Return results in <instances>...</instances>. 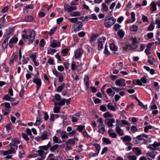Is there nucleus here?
I'll use <instances>...</instances> for the list:
<instances>
[{"label":"nucleus","instance_id":"nucleus-1","mask_svg":"<svg viewBox=\"0 0 160 160\" xmlns=\"http://www.w3.org/2000/svg\"><path fill=\"white\" fill-rule=\"evenodd\" d=\"M9 146L10 147V149L6 151H3V155L16 153V150L18 148V145H14L9 144Z\"/></svg>","mask_w":160,"mask_h":160},{"label":"nucleus","instance_id":"nucleus-2","mask_svg":"<svg viewBox=\"0 0 160 160\" xmlns=\"http://www.w3.org/2000/svg\"><path fill=\"white\" fill-rule=\"evenodd\" d=\"M148 135L144 134H141L133 138V142L137 144L140 143L141 141L144 140V138H148Z\"/></svg>","mask_w":160,"mask_h":160},{"label":"nucleus","instance_id":"nucleus-3","mask_svg":"<svg viewBox=\"0 0 160 160\" xmlns=\"http://www.w3.org/2000/svg\"><path fill=\"white\" fill-rule=\"evenodd\" d=\"M82 27V23L81 21H78L73 24L72 28V30L73 32L78 31Z\"/></svg>","mask_w":160,"mask_h":160},{"label":"nucleus","instance_id":"nucleus-4","mask_svg":"<svg viewBox=\"0 0 160 160\" xmlns=\"http://www.w3.org/2000/svg\"><path fill=\"white\" fill-rule=\"evenodd\" d=\"M115 19L114 18H112L106 20L104 24L106 27L109 28L115 22Z\"/></svg>","mask_w":160,"mask_h":160},{"label":"nucleus","instance_id":"nucleus-5","mask_svg":"<svg viewBox=\"0 0 160 160\" xmlns=\"http://www.w3.org/2000/svg\"><path fill=\"white\" fill-rule=\"evenodd\" d=\"M32 82L36 85V90H38L40 88L42 85L41 79L36 78H33Z\"/></svg>","mask_w":160,"mask_h":160},{"label":"nucleus","instance_id":"nucleus-6","mask_svg":"<svg viewBox=\"0 0 160 160\" xmlns=\"http://www.w3.org/2000/svg\"><path fill=\"white\" fill-rule=\"evenodd\" d=\"M82 63H81L80 65L77 66L76 65V62L74 61H72L71 64V69L73 71H75L76 69L78 71H79L82 69Z\"/></svg>","mask_w":160,"mask_h":160},{"label":"nucleus","instance_id":"nucleus-7","mask_svg":"<svg viewBox=\"0 0 160 160\" xmlns=\"http://www.w3.org/2000/svg\"><path fill=\"white\" fill-rule=\"evenodd\" d=\"M18 156L21 159L23 157V156L25 155V152L23 149V146L20 145L19 146L18 149Z\"/></svg>","mask_w":160,"mask_h":160},{"label":"nucleus","instance_id":"nucleus-8","mask_svg":"<svg viewBox=\"0 0 160 160\" xmlns=\"http://www.w3.org/2000/svg\"><path fill=\"white\" fill-rule=\"evenodd\" d=\"M83 51L81 48H78L74 52V57L76 59L80 57L83 54Z\"/></svg>","mask_w":160,"mask_h":160},{"label":"nucleus","instance_id":"nucleus-9","mask_svg":"<svg viewBox=\"0 0 160 160\" xmlns=\"http://www.w3.org/2000/svg\"><path fill=\"white\" fill-rule=\"evenodd\" d=\"M56 132L57 134L60 135L62 139H67L68 138V135L66 132L60 130H57Z\"/></svg>","mask_w":160,"mask_h":160},{"label":"nucleus","instance_id":"nucleus-10","mask_svg":"<svg viewBox=\"0 0 160 160\" xmlns=\"http://www.w3.org/2000/svg\"><path fill=\"white\" fill-rule=\"evenodd\" d=\"M147 82V79L146 76L142 77L141 79H138L136 81L137 85L140 86L142 85V83H146Z\"/></svg>","mask_w":160,"mask_h":160},{"label":"nucleus","instance_id":"nucleus-11","mask_svg":"<svg viewBox=\"0 0 160 160\" xmlns=\"http://www.w3.org/2000/svg\"><path fill=\"white\" fill-rule=\"evenodd\" d=\"M60 46V42L57 40H53L51 43L50 46L53 48L59 47Z\"/></svg>","mask_w":160,"mask_h":160},{"label":"nucleus","instance_id":"nucleus-12","mask_svg":"<svg viewBox=\"0 0 160 160\" xmlns=\"http://www.w3.org/2000/svg\"><path fill=\"white\" fill-rule=\"evenodd\" d=\"M115 83L117 86L120 87H125L126 86L125 80L122 79L117 80L116 81Z\"/></svg>","mask_w":160,"mask_h":160},{"label":"nucleus","instance_id":"nucleus-13","mask_svg":"<svg viewBox=\"0 0 160 160\" xmlns=\"http://www.w3.org/2000/svg\"><path fill=\"white\" fill-rule=\"evenodd\" d=\"M51 133L49 131H45L41 136V138L42 140H44L48 139V137L50 135Z\"/></svg>","mask_w":160,"mask_h":160},{"label":"nucleus","instance_id":"nucleus-14","mask_svg":"<svg viewBox=\"0 0 160 160\" xmlns=\"http://www.w3.org/2000/svg\"><path fill=\"white\" fill-rule=\"evenodd\" d=\"M120 126H118V124L117 125V127H116V131L117 133L120 136H122L124 135V133L123 131L121 129Z\"/></svg>","mask_w":160,"mask_h":160},{"label":"nucleus","instance_id":"nucleus-15","mask_svg":"<svg viewBox=\"0 0 160 160\" xmlns=\"http://www.w3.org/2000/svg\"><path fill=\"white\" fill-rule=\"evenodd\" d=\"M84 82L86 86V90H87L89 87V79L88 76L87 75L85 76L84 79Z\"/></svg>","mask_w":160,"mask_h":160},{"label":"nucleus","instance_id":"nucleus-16","mask_svg":"<svg viewBox=\"0 0 160 160\" xmlns=\"http://www.w3.org/2000/svg\"><path fill=\"white\" fill-rule=\"evenodd\" d=\"M2 99L11 102H13L15 101V98L10 96L8 94L5 95L3 97Z\"/></svg>","mask_w":160,"mask_h":160},{"label":"nucleus","instance_id":"nucleus-17","mask_svg":"<svg viewBox=\"0 0 160 160\" xmlns=\"http://www.w3.org/2000/svg\"><path fill=\"white\" fill-rule=\"evenodd\" d=\"M160 145V142L158 143L155 142L153 144H151L148 146V148L152 150H154L157 149V147Z\"/></svg>","mask_w":160,"mask_h":160},{"label":"nucleus","instance_id":"nucleus-18","mask_svg":"<svg viewBox=\"0 0 160 160\" xmlns=\"http://www.w3.org/2000/svg\"><path fill=\"white\" fill-rule=\"evenodd\" d=\"M35 36V32L33 30H32L31 32V33L30 35L29 36V41L31 42H33Z\"/></svg>","mask_w":160,"mask_h":160},{"label":"nucleus","instance_id":"nucleus-19","mask_svg":"<svg viewBox=\"0 0 160 160\" xmlns=\"http://www.w3.org/2000/svg\"><path fill=\"white\" fill-rule=\"evenodd\" d=\"M9 38V37H8L6 38L4 40L2 45V48L3 49H5L7 46L8 45V42Z\"/></svg>","mask_w":160,"mask_h":160},{"label":"nucleus","instance_id":"nucleus-20","mask_svg":"<svg viewBox=\"0 0 160 160\" xmlns=\"http://www.w3.org/2000/svg\"><path fill=\"white\" fill-rule=\"evenodd\" d=\"M12 142L9 144L14 145H17L20 142L17 138H13L11 140Z\"/></svg>","mask_w":160,"mask_h":160},{"label":"nucleus","instance_id":"nucleus-21","mask_svg":"<svg viewBox=\"0 0 160 160\" xmlns=\"http://www.w3.org/2000/svg\"><path fill=\"white\" fill-rule=\"evenodd\" d=\"M136 48V46L132 48V45H126L123 47L124 50L125 51L130 50L132 49H135Z\"/></svg>","mask_w":160,"mask_h":160},{"label":"nucleus","instance_id":"nucleus-22","mask_svg":"<svg viewBox=\"0 0 160 160\" xmlns=\"http://www.w3.org/2000/svg\"><path fill=\"white\" fill-rule=\"evenodd\" d=\"M105 131V127L103 124L99 125V132L101 134H104Z\"/></svg>","mask_w":160,"mask_h":160},{"label":"nucleus","instance_id":"nucleus-23","mask_svg":"<svg viewBox=\"0 0 160 160\" xmlns=\"http://www.w3.org/2000/svg\"><path fill=\"white\" fill-rule=\"evenodd\" d=\"M115 122V119L114 118L110 119L107 122V125L109 127H112L113 126V123Z\"/></svg>","mask_w":160,"mask_h":160},{"label":"nucleus","instance_id":"nucleus-24","mask_svg":"<svg viewBox=\"0 0 160 160\" xmlns=\"http://www.w3.org/2000/svg\"><path fill=\"white\" fill-rule=\"evenodd\" d=\"M110 48L112 51H117L118 50L117 46H116L114 43H111L110 45Z\"/></svg>","mask_w":160,"mask_h":160},{"label":"nucleus","instance_id":"nucleus-25","mask_svg":"<svg viewBox=\"0 0 160 160\" xmlns=\"http://www.w3.org/2000/svg\"><path fill=\"white\" fill-rule=\"evenodd\" d=\"M133 151L138 156H139L141 153V151L139 148H133Z\"/></svg>","mask_w":160,"mask_h":160},{"label":"nucleus","instance_id":"nucleus-26","mask_svg":"<svg viewBox=\"0 0 160 160\" xmlns=\"http://www.w3.org/2000/svg\"><path fill=\"white\" fill-rule=\"evenodd\" d=\"M18 41V39L16 37L12 38L9 41L8 44H13L17 42Z\"/></svg>","mask_w":160,"mask_h":160},{"label":"nucleus","instance_id":"nucleus-27","mask_svg":"<svg viewBox=\"0 0 160 160\" xmlns=\"http://www.w3.org/2000/svg\"><path fill=\"white\" fill-rule=\"evenodd\" d=\"M5 105L4 107L5 108V109L7 111H9V108L10 107V104L8 102H5L2 103L1 104V106Z\"/></svg>","mask_w":160,"mask_h":160},{"label":"nucleus","instance_id":"nucleus-28","mask_svg":"<svg viewBox=\"0 0 160 160\" xmlns=\"http://www.w3.org/2000/svg\"><path fill=\"white\" fill-rule=\"evenodd\" d=\"M138 131V129L137 127L135 126H132L131 128L130 132L131 133H134Z\"/></svg>","mask_w":160,"mask_h":160},{"label":"nucleus","instance_id":"nucleus-29","mask_svg":"<svg viewBox=\"0 0 160 160\" xmlns=\"http://www.w3.org/2000/svg\"><path fill=\"white\" fill-rule=\"evenodd\" d=\"M108 108L110 110L115 111L116 109L114 106L112 105L111 103H109L107 106Z\"/></svg>","mask_w":160,"mask_h":160},{"label":"nucleus","instance_id":"nucleus-30","mask_svg":"<svg viewBox=\"0 0 160 160\" xmlns=\"http://www.w3.org/2000/svg\"><path fill=\"white\" fill-rule=\"evenodd\" d=\"M103 116L105 118H112L113 117V115L109 112H107L103 114Z\"/></svg>","mask_w":160,"mask_h":160},{"label":"nucleus","instance_id":"nucleus-31","mask_svg":"<svg viewBox=\"0 0 160 160\" xmlns=\"http://www.w3.org/2000/svg\"><path fill=\"white\" fill-rule=\"evenodd\" d=\"M94 146L96 148V151L97 152V154H98L99 153V151L100 148V147L99 144H93Z\"/></svg>","mask_w":160,"mask_h":160},{"label":"nucleus","instance_id":"nucleus-32","mask_svg":"<svg viewBox=\"0 0 160 160\" xmlns=\"http://www.w3.org/2000/svg\"><path fill=\"white\" fill-rule=\"evenodd\" d=\"M13 29L12 28L6 29L4 34V36H7L8 35L13 31Z\"/></svg>","mask_w":160,"mask_h":160},{"label":"nucleus","instance_id":"nucleus-33","mask_svg":"<svg viewBox=\"0 0 160 160\" xmlns=\"http://www.w3.org/2000/svg\"><path fill=\"white\" fill-rule=\"evenodd\" d=\"M122 139L124 141H130L131 140V138L130 136L126 135L122 137Z\"/></svg>","mask_w":160,"mask_h":160},{"label":"nucleus","instance_id":"nucleus-34","mask_svg":"<svg viewBox=\"0 0 160 160\" xmlns=\"http://www.w3.org/2000/svg\"><path fill=\"white\" fill-rule=\"evenodd\" d=\"M151 8H150L151 10L152 11H156L157 8L155 2H153L151 4Z\"/></svg>","mask_w":160,"mask_h":160},{"label":"nucleus","instance_id":"nucleus-35","mask_svg":"<svg viewBox=\"0 0 160 160\" xmlns=\"http://www.w3.org/2000/svg\"><path fill=\"white\" fill-rule=\"evenodd\" d=\"M70 15L72 17H77L80 16L81 13L79 12H75L71 13Z\"/></svg>","mask_w":160,"mask_h":160},{"label":"nucleus","instance_id":"nucleus-36","mask_svg":"<svg viewBox=\"0 0 160 160\" xmlns=\"http://www.w3.org/2000/svg\"><path fill=\"white\" fill-rule=\"evenodd\" d=\"M65 85V83H63L62 85L59 86L57 88L56 91L58 92H60L63 89Z\"/></svg>","mask_w":160,"mask_h":160},{"label":"nucleus","instance_id":"nucleus-37","mask_svg":"<svg viewBox=\"0 0 160 160\" xmlns=\"http://www.w3.org/2000/svg\"><path fill=\"white\" fill-rule=\"evenodd\" d=\"M118 35L121 38H122L124 35V33L122 29L119 30L118 32Z\"/></svg>","mask_w":160,"mask_h":160},{"label":"nucleus","instance_id":"nucleus-38","mask_svg":"<svg viewBox=\"0 0 160 160\" xmlns=\"http://www.w3.org/2000/svg\"><path fill=\"white\" fill-rule=\"evenodd\" d=\"M108 132L109 136L111 138H117V135L116 133L110 132V130H108Z\"/></svg>","mask_w":160,"mask_h":160},{"label":"nucleus","instance_id":"nucleus-39","mask_svg":"<svg viewBox=\"0 0 160 160\" xmlns=\"http://www.w3.org/2000/svg\"><path fill=\"white\" fill-rule=\"evenodd\" d=\"M154 28V22H151L150 25L148 28V30L149 31H152Z\"/></svg>","mask_w":160,"mask_h":160},{"label":"nucleus","instance_id":"nucleus-40","mask_svg":"<svg viewBox=\"0 0 160 160\" xmlns=\"http://www.w3.org/2000/svg\"><path fill=\"white\" fill-rule=\"evenodd\" d=\"M76 7L74 6H71L68 7L67 8V11L68 12H71L72 11L76 9Z\"/></svg>","mask_w":160,"mask_h":160},{"label":"nucleus","instance_id":"nucleus-41","mask_svg":"<svg viewBox=\"0 0 160 160\" xmlns=\"http://www.w3.org/2000/svg\"><path fill=\"white\" fill-rule=\"evenodd\" d=\"M83 147V146L82 145H80L76 147V151L77 152H81L83 151V149L82 148Z\"/></svg>","mask_w":160,"mask_h":160},{"label":"nucleus","instance_id":"nucleus-42","mask_svg":"<svg viewBox=\"0 0 160 160\" xmlns=\"http://www.w3.org/2000/svg\"><path fill=\"white\" fill-rule=\"evenodd\" d=\"M107 92L109 96H112V97H113L115 94V92H114L112 95H111V94L113 92L111 88H108L107 91Z\"/></svg>","mask_w":160,"mask_h":160},{"label":"nucleus","instance_id":"nucleus-43","mask_svg":"<svg viewBox=\"0 0 160 160\" xmlns=\"http://www.w3.org/2000/svg\"><path fill=\"white\" fill-rule=\"evenodd\" d=\"M98 36L97 35H93L91 37L90 40L91 43H92L95 42L97 39V38L98 37Z\"/></svg>","mask_w":160,"mask_h":160},{"label":"nucleus","instance_id":"nucleus-44","mask_svg":"<svg viewBox=\"0 0 160 160\" xmlns=\"http://www.w3.org/2000/svg\"><path fill=\"white\" fill-rule=\"evenodd\" d=\"M106 40V38L104 37H102L98 39V43H101L103 44Z\"/></svg>","mask_w":160,"mask_h":160},{"label":"nucleus","instance_id":"nucleus-45","mask_svg":"<svg viewBox=\"0 0 160 160\" xmlns=\"http://www.w3.org/2000/svg\"><path fill=\"white\" fill-rule=\"evenodd\" d=\"M146 155L147 157H150V158H154L155 157V156L154 155L153 153L152 152H148L146 153Z\"/></svg>","mask_w":160,"mask_h":160},{"label":"nucleus","instance_id":"nucleus-46","mask_svg":"<svg viewBox=\"0 0 160 160\" xmlns=\"http://www.w3.org/2000/svg\"><path fill=\"white\" fill-rule=\"evenodd\" d=\"M108 46L106 44L105 47V50L104 51V53L107 56H108L110 54V52H109L108 49Z\"/></svg>","mask_w":160,"mask_h":160},{"label":"nucleus","instance_id":"nucleus-47","mask_svg":"<svg viewBox=\"0 0 160 160\" xmlns=\"http://www.w3.org/2000/svg\"><path fill=\"white\" fill-rule=\"evenodd\" d=\"M103 141L107 144H110L111 143V142L109 139L104 138H102Z\"/></svg>","mask_w":160,"mask_h":160},{"label":"nucleus","instance_id":"nucleus-48","mask_svg":"<svg viewBox=\"0 0 160 160\" xmlns=\"http://www.w3.org/2000/svg\"><path fill=\"white\" fill-rule=\"evenodd\" d=\"M75 141L73 139H70L67 142L68 144L73 145L75 143Z\"/></svg>","mask_w":160,"mask_h":160},{"label":"nucleus","instance_id":"nucleus-49","mask_svg":"<svg viewBox=\"0 0 160 160\" xmlns=\"http://www.w3.org/2000/svg\"><path fill=\"white\" fill-rule=\"evenodd\" d=\"M41 122H42L41 120V118L39 117H37L36 122L34 124L35 125H39Z\"/></svg>","mask_w":160,"mask_h":160},{"label":"nucleus","instance_id":"nucleus-50","mask_svg":"<svg viewBox=\"0 0 160 160\" xmlns=\"http://www.w3.org/2000/svg\"><path fill=\"white\" fill-rule=\"evenodd\" d=\"M85 128V127L84 125H79L78 126L77 129L80 132H81Z\"/></svg>","mask_w":160,"mask_h":160},{"label":"nucleus","instance_id":"nucleus-51","mask_svg":"<svg viewBox=\"0 0 160 160\" xmlns=\"http://www.w3.org/2000/svg\"><path fill=\"white\" fill-rule=\"evenodd\" d=\"M131 40L132 41V45L133 46V47H134L133 48H134V47H135V46L136 47V46L135 45V44L137 43H138L136 38H132L131 39Z\"/></svg>","mask_w":160,"mask_h":160},{"label":"nucleus","instance_id":"nucleus-52","mask_svg":"<svg viewBox=\"0 0 160 160\" xmlns=\"http://www.w3.org/2000/svg\"><path fill=\"white\" fill-rule=\"evenodd\" d=\"M55 52V49L52 48H50L48 50L47 53L48 54H53Z\"/></svg>","mask_w":160,"mask_h":160},{"label":"nucleus","instance_id":"nucleus-53","mask_svg":"<svg viewBox=\"0 0 160 160\" xmlns=\"http://www.w3.org/2000/svg\"><path fill=\"white\" fill-rule=\"evenodd\" d=\"M68 20L70 22L72 23H74L77 22L78 21V18H67Z\"/></svg>","mask_w":160,"mask_h":160},{"label":"nucleus","instance_id":"nucleus-54","mask_svg":"<svg viewBox=\"0 0 160 160\" xmlns=\"http://www.w3.org/2000/svg\"><path fill=\"white\" fill-rule=\"evenodd\" d=\"M25 21L27 22H31L33 19V18L31 16H28L25 18Z\"/></svg>","mask_w":160,"mask_h":160},{"label":"nucleus","instance_id":"nucleus-55","mask_svg":"<svg viewBox=\"0 0 160 160\" xmlns=\"http://www.w3.org/2000/svg\"><path fill=\"white\" fill-rule=\"evenodd\" d=\"M102 6L103 11H108V7L106 6V4L103 3H102Z\"/></svg>","mask_w":160,"mask_h":160},{"label":"nucleus","instance_id":"nucleus-56","mask_svg":"<svg viewBox=\"0 0 160 160\" xmlns=\"http://www.w3.org/2000/svg\"><path fill=\"white\" fill-rule=\"evenodd\" d=\"M34 5L33 4L28 5L24 7V10L25 11L27 9H32L33 8Z\"/></svg>","mask_w":160,"mask_h":160},{"label":"nucleus","instance_id":"nucleus-57","mask_svg":"<svg viewBox=\"0 0 160 160\" xmlns=\"http://www.w3.org/2000/svg\"><path fill=\"white\" fill-rule=\"evenodd\" d=\"M128 158L129 160H136L137 159V157L134 155H129L128 157Z\"/></svg>","mask_w":160,"mask_h":160},{"label":"nucleus","instance_id":"nucleus-58","mask_svg":"<svg viewBox=\"0 0 160 160\" xmlns=\"http://www.w3.org/2000/svg\"><path fill=\"white\" fill-rule=\"evenodd\" d=\"M22 136L23 138L25 140L27 141L29 140V138L26 134L22 133Z\"/></svg>","mask_w":160,"mask_h":160},{"label":"nucleus","instance_id":"nucleus-59","mask_svg":"<svg viewBox=\"0 0 160 160\" xmlns=\"http://www.w3.org/2000/svg\"><path fill=\"white\" fill-rule=\"evenodd\" d=\"M142 20L144 22H149L148 17L144 15H142Z\"/></svg>","mask_w":160,"mask_h":160},{"label":"nucleus","instance_id":"nucleus-60","mask_svg":"<svg viewBox=\"0 0 160 160\" xmlns=\"http://www.w3.org/2000/svg\"><path fill=\"white\" fill-rule=\"evenodd\" d=\"M60 107H55L53 108V112L54 113H58L60 112Z\"/></svg>","mask_w":160,"mask_h":160},{"label":"nucleus","instance_id":"nucleus-61","mask_svg":"<svg viewBox=\"0 0 160 160\" xmlns=\"http://www.w3.org/2000/svg\"><path fill=\"white\" fill-rule=\"evenodd\" d=\"M121 122L123 125H129L130 126V124L127 120H122L121 121Z\"/></svg>","mask_w":160,"mask_h":160},{"label":"nucleus","instance_id":"nucleus-62","mask_svg":"<svg viewBox=\"0 0 160 160\" xmlns=\"http://www.w3.org/2000/svg\"><path fill=\"white\" fill-rule=\"evenodd\" d=\"M148 62L150 64L152 65L156 62L155 59L154 58H152V59H149L148 60Z\"/></svg>","mask_w":160,"mask_h":160},{"label":"nucleus","instance_id":"nucleus-63","mask_svg":"<svg viewBox=\"0 0 160 160\" xmlns=\"http://www.w3.org/2000/svg\"><path fill=\"white\" fill-rule=\"evenodd\" d=\"M54 60L53 58H52L50 57H49V59L48 60V62L50 65H52L53 64L54 62Z\"/></svg>","mask_w":160,"mask_h":160},{"label":"nucleus","instance_id":"nucleus-64","mask_svg":"<svg viewBox=\"0 0 160 160\" xmlns=\"http://www.w3.org/2000/svg\"><path fill=\"white\" fill-rule=\"evenodd\" d=\"M86 34L85 32L84 31L78 33V36L81 38L84 37Z\"/></svg>","mask_w":160,"mask_h":160}]
</instances>
